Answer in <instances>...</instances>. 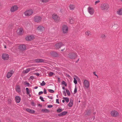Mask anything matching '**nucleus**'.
<instances>
[{"mask_svg":"<svg viewBox=\"0 0 122 122\" xmlns=\"http://www.w3.org/2000/svg\"><path fill=\"white\" fill-rule=\"evenodd\" d=\"M36 76H39L40 75V74L38 73H36Z\"/></svg>","mask_w":122,"mask_h":122,"instance_id":"nucleus-57","label":"nucleus"},{"mask_svg":"<svg viewBox=\"0 0 122 122\" xmlns=\"http://www.w3.org/2000/svg\"><path fill=\"white\" fill-rule=\"evenodd\" d=\"M44 93L45 94H46L47 93L46 90L45 88L44 89Z\"/></svg>","mask_w":122,"mask_h":122,"instance_id":"nucleus-51","label":"nucleus"},{"mask_svg":"<svg viewBox=\"0 0 122 122\" xmlns=\"http://www.w3.org/2000/svg\"><path fill=\"white\" fill-rule=\"evenodd\" d=\"M91 111L89 109H87L86 110V112H85V114L87 116L90 115L91 114Z\"/></svg>","mask_w":122,"mask_h":122,"instance_id":"nucleus-19","label":"nucleus"},{"mask_svg":"<svg viewBox=\"0 0 122 122\" xmlns=\"http://www.w3.org/2000/svg\"><path fill=\"white\" fill-rule=\"evenodd\" d=\"M69 7L70 10H73L75 8V6L71 4L69 6Z\"/></svg>","mask_w":122,"mask_h":122,"instance_id":"nucleus-25","label":"nucleus"},{"mask_svg":"<svg viewBox=\"0 0 122 122\" xmlns=\"http://www.w3.org/2000/svg\"><path fill=\"white\" fill-rule=\"evenodd\" d=\"M54 74L52 72H50L49 73V76H53Z\"/></svg>","mask_w":122,"mask_h":122,"instance_id":"nucleus-40","label":"nucleus"},{"mask_svg":"<svg viewBox=\"0 0 122 122\" xmlns=\"http://www.w3.org/2000/svg\"><path fill=\"white\" fill-rule=\"evenodd\" d=\"M63 93L64 95H65V96H66V92L65 91H64L63 92Z\"/></svg>","mask_w":122,"mask_h":122,"instance_id":"nucleus-52","label":"nucleus"},{"mask_svg":"<svg viewBox=\"0 0 122 122\" xmlns=\"http://www.w3.org/2000/svg\"><path fill=\"white\" fill-rule=\"evenodd\" d=\"M117 14L119 15H122V8L119 9L117 11Z\"/></svg>","mask_w":122,"mask_h":122,"instance_id":"nucleus-26","label":"nucleus"},{"mask_svg":"<svg viewBox=\"0 0 122 122\" xmlns=\"http://www.w3.org/2000/svg\"><path fill=\"white\" fill-rule=\"evenodd\" d=\"M2 58L4 60H7L9 59V55L8 54H2Z\"/></svg>","mask_w":122,"mask_h":122,"instance_id":"nucleus-10","label":"nucleus"},{"mask_svg":"<svg viewBox=\"0 0 122 122\" xmlns=\"http://www.w3.org/2000/svg\"><path fill=\"white\" fill-rule=\"evenodd\" d=\"M48 91L49 92L51 93H53L54 92V91L52 89H48Z\"/></svg>","mask_w":122,"mask_h":122,"instance_id":"nucleus-38","label":"nucleus"},{"mask_svg":"<svg viewBox=\"0 0 122 122\" xmlns=\"http://www.w3.org/2000/svg\"><path fill=\"white\" fill-rule=\"evenodd\" d=\"M77 92V89L76 87H75L74 92V94H76Z\"/></svg>","mask_w":122,"mask_h":122,"instance_id":"nucleus-42","label":"nucleus"},{"mask_svg":"<svg viewBox=\"0 0 122 122\" xmlns=\"http://www.w3.org/2000/svg\"><path fill=\"white\" fill-rule=\"evenodd\" d=\"M41 111L42 112H49V111L48 109H42Z\"/></svg>","mask_w":122,"mask_h":122,"instance_id":"nucleus-27","label":"nucleus"},{"mask_svg":"<svg viewBox=\"0 0 122 122\" xmlns=\"http://www.w3.org/2000/svg\"><path fill=\"white\" fill-rule=\"evenodd\" d=\"M88 12L91 15H92L94 14V10L92 7H89L88 8Z\"/></svg>","mask_w":122,"mask_h":122,"instance_id":"nucleus-6","label":"nucleus"},{"mask_svg":"<svg viewBox=\"0 0 122 122\" xmlns=\"http://www.w3.org/2000/svg\"><path fill=\"white\" fill-rule=\"evenodd\" d=\"M34 69V67H31V68H28L26 70H24L23 71V73H28L30 70H32Z\"/></svg>","mask_w":122,"mask_h":122,"instance_id":"nucleus-13","label":"nucleus"},{"mask_svg":"<svg viewBox=\"0 0 122 122\" xmlns=\"http://www.w3.org/2000/svg\"><path fill=\"white\" fill-rule=\"evenodd\" d=\"M58 81H60V79L59 77L58 78Z\"/></svg>","mask_w":122,"mask_h":122,"instance_id":"nucleus-58","label":"nucleus"},{"mask_svg":"<svg viewBox=\"0 0 122 122\" xmlns=\"http://www.w3.org/2000/svg\"><path fill=\"white\" fill-rule=\"evenodd\" d=\"M73 100L72 99H70V102L68 104V106L70 107H71L73 105Z\"/></svg>","mask_w":122,"mask_h":122,"instance_id":"nucleus-23","label":"nucleus"},{"mask_svg":"<svg viewBox=\"0 0 122 122\" xmlns=\"http://www.w3.org/2000/svg\"><path fill=\"white\" fill-rule=\"evenodd\" d=\"M85 34L86 35L89 36L90 35H91V34H90V32L89 31H87L85 33Z\"/></svg>","mask_w":122,"mask_h":122,"instance_id":"nucleus-29","label":"nucleus"},{"mask_svg":"<svg viewBox=\"0 0 122 122\" xmlns=\"http://www.w3.org/2000/svg\"><path fill=\"white\" fill-rule=\"evenodd\" d=\"M100 2L99 0H98L96 1L95 2V5H96L97 3H99Z\"/></svg>","mask_w":122,"mask_h":122,"instance_id":"nucleus-49","label":"nucleus"},{"mask_svg":"<svg viewBox=\"0 0 122 122\" xmlns=\"http://www.w3.org/2000/svg\"><path fill=\"white\" fill-rule=\"evenodd\" d=\"M51 56L54 57H57L59 56L58 54L56 52L54 51L51 52Z\"/></svg>","mask_w":122,"mask_h":122,"instance_id":"nucleus-15","label":"nucleus"},{"mask_svg":"<svg viewBox=\"0 0 122 122\" xmlns=\"http://www.w3.org/2000/svg\"><path fill=\"white\" fill-rule=\"evenodd\" d=\"M66 101L67 103L69 101V98L66 97V99L65 100Z\"/></svg>","mask_w":122,"mask_h":122,"instance_id":"nucleus-45","label":"nucleus"},{"mask_svg":"<svg viewBox=\"0 0 122 122\" xmlns=\"http://www.w3.org/2000/svg\"><path fill=\"white\" fill-rule=\"evenodd\" d=\"M62 30L63 33H67L68 31V27L66 25H64L63 26Z\"/></svg>","mask_w":122,"mask_h":122,"instance_id":"nucleus-7","label":"nucleus"},{"mask_svg":"<svg viewBox=\"0 0 122 122\" xmlns=\"http://www.w3.org/2000/svg\"><path fill=\"white\" fill-rule=\"evenodd\" d=\"M26 111L27 112L31 113L33 114L35 112V111L34 110L30 109L28 108L26 109Z\"/></svg>","mask_w":122,"mask_h":122,"instance_id":"nucleus-20","label":"nucleus"},{"mask_svg":"<svg viewBox=\"0 0 122 122\" xmlns=\"http://www.w3.org/2000/svg\"><path fill=\"white\" fill-rule=\"evenodd\" d=\"M106 37V36L104 34H102L101 36V38L103 39H104Z\"/></svg>","mask_w":122,"mask_h":122,"instance_id":"nucleus-37","label":"nucleus"},{"mask_svg":"<svg viewBox=\"0 0 122 122\" xmlns=\"http://www.w3.org/2000/svg\"><path fill=\"white\" fill-rule=\"evenodd\" d=\"M46 83L44 81H42V83H41L40 84L42 86H43L45 85H46Z\"/></svg>","mask_w":122,"mask_h":122,"instance_id":"nucleus-32","label":"nucleus"},{"mask_svg":"<svg viewBox=\"0 0 122 122\" xmlns=\"http://www.w3.org/2000/svg\"><path fill=\"white\" fill-rule=\"evenodd\" d=\"M66 92L67 93V95L69 96H70V93L69 91L67 89H66Z\"/></svg>","mask_w":122,"mask_h":122,"instance_id":"nucleus-31","label":"nucleus"},{"mask_svg":"<svg viewBox=\"0 0 122 122\" xmlns=\"http://www.w3.org/2000/svg\"><path fill=\"white\" fill-rule=\"evenodd\" d=\"M93 74L94 75H95V76H97V78H98V76H97V74H96V72H95V71L94 72H93Z\"/></svg>","mask_w":122,"mask_h":122,"instance_id":"nucleus-54","label":"nucleus"},{"mask_svg":"<svg viewBox=\"0 0 122 122\" xmlns=\"http://www.w3.org/2000/svg\"><path fill=\"white\" fill-rule=\"evenodd\" d=\"M14 73V71L13 70H11L10 71L8 72L7 74L6 77L8 78H9Z\"/></svg>","mask_w":122,"mask_h":122,"instance_id":"nucleus-11","label":"nucleus"},{"mask_svg":"<svg viewBox=\"0 0 122 122\" xmlns=\"http://www.w3.org/2000/svg\"><path fill=\"white\" fill-rule=\"evenodd\" d=\"M17 32L20 35L23 33V31L22 29L21 28L18 29L17 31Z\"/></svg>","mask_w":122,"mask_h":122,"instance_id":"nucleus-22","label":"nucleus"},{"mask_svg":"<svg viewBox=\"0 0 122 122\" xmlns=\"http://www.w3.org/2000/svg\"><path fill=\"white\" fill-rule=\"evenodd\" d=\"M100 8L102 10H107L109 9V6L108 4L103 3L101 5Z\"/></svg>","mask_w":122,"mask_h":122,"instance_id":"nucleus-1","label":"nucleus"},{"mask_svg":"<svg viewBox=\"0 0 122 122\" xmlns=\"http://www.w3.org/2000/svg\"><path fill=\"white\" fill-rule=\"evenodd\" d=\"M74 82L75 84H76L77 83V81L75 78H74Z\"/></svg>","mask_w":122,"mask_h":122,"instance_id":"nucleus-36","label":"nucleus"},{"mask_svg":"<svg viewBox=\"0 0 122 122\" xmlns=\"http://www.w3.org/2000/svg\"><path fill=\"white\" fill-rule=\"evenodd\" d=\"M42 19V18L40 16H36L34 18V20L36 22L38 23L40 22Z\"/></svg>","mask_w":122,"mask_h":122,"instance_id":"nucleus-5","label":"nucleus"},{"mask_svg":"<svg viewBox=\"0 0 122 122\" xmlns=\"http://www.w3.org/2000/svg\"><path fill=\"white\" fill-rule=\"evenodd\" d=\"M24 85L25 86L26 85V86H29L30 84L27 81H25L24 82Z\"/></svg>","mask_w":122,"mask_h":122,"instance_id":"nucleus-28","label":"nucleus"},{"mask_svg":"<svg viewBox=\"0 0 122 122\" xmlns=\"http://www.w3.org/2000/svg\"><path fill=\"white\" fill-rule=\"evenodd\" d=\"M62 84L64 85L65 86H67V84L65 81H62Z\"/></svg>","mask_w":122,"mask_h":122,"instance_id":"nucleus-39","label":"nucleus"},{"mask_svg":"<svg viewBox=\"0 0 122 122\" xmlns=\"http://www.w3.org/2000/svg\"><path fill=\"white\" fill-rule=\"evenodd\" d=\"M20 97L18 96H16L15 97V100L16 102L17 103H19L20 102Z\"/></svg>","mask_w":122,"mask_h":122,"instance_id":"nucleus-21","label":"nucleus"},{"mask_svg":"<svg viewBox=\"0 0 122 122\" xmlns=\"http://www.w3.org/2000/svg\"><path fill=\"white\" fill-rule=\"evenodd\" d=\"M43 93V92L42 91H41L39 92L38 93V94L39 95H40L41 94H42Z\"/></svg>","mask_w":122,"mask_h":122,"instance_id":"nucleus-50","label":"nucleus"},{"mask_svg":"<svg viewBox=\"0 0 122 122\" xmlns=\"http://www.w3.org/2000/svg\"><path fill=\"white\" fill-rule=\"evenodd\" d=\"M45 60L42 59H39V63L44 62Z\"/></svg>","mask_w":122,"mask_h":122,"instance_id":"nucleus-33","label":"nucleus"},{"mask_svg":"<svg viewBox=\"0 0 122 122\" xmlns=\"http://www.w3.org/2000/svg\"><path fill=\"white\" fill-rule=\"evenodd\" d=\"M39 98L41 100L42 102H45V100L43 99V97L41 96Z\"/></svg>","mask_w":122,"mask_h":122,"instance_id":"nucleus-43","label":"nucleus"},{"mask_svg":"<svg viewBox=\"0 0 122 122\" xmlns=\"http://www.w3.org/2000/svg\"><path fill=\"white\" fill-rule=\"evenodd\" d=\"M53 107V106L52 105H48L47 106V107L48 108H51Z\"/></svg>","mask_w":122,"mask_h":122,"instance_id":"nucleus-48","label":"nucleus"},{"mask_svg":"<svg viewBox=\"0 0 122 122\" xmlns=\"http://www.w3.org/2000/svg\"><path fill=\"white\" fill-rule=\"evenodd\" d=\"M57 112L58 113H60L62 111L61 109L59 108L57 110Z\"/></svg>","mask_w":122,"mask_h":122,"instance_id":"nucleus-30","label":"nucleus"},{"mask_svg":"<svg viewBox=\"0 0 122 122\" xmlns=\"http://www.w3.org/2000/svg\"><path fill=\"white\" fill-rule=\"evenodd\" d=\"M18 49L21 51H24L26 49V47L25 45H22L19 46Z\"/></svg>","mask_w":122,"mask_h":122,"instance_id":"nucleus-8","label":"nucleus"},{"mask_svg":"<svg viewBox=\"0 0 122 122\" xmlns=\"http://www.w3.org/2000/svg\"><path fill=\"white\" fill-rule=\"evenodd\" d=\"M38 106H40L41 107L42 106V105H41L40 104H39L38 105Z\"/></svg>","mask_w":122,"mask_h":122,"instance_id":"nucleus-60","label":"nucleus"},{"mask_svg":"<svg viewBox=\"0 0 122 122\" xmlns=\"http://www.w3.org/2000/svg\"><path fill=\"white\" fill-rule=\"evenodd\" d=\"M26 93L27 94H29L30 93V92L29 91V88H26Z\"/></svg>","mask_w":122,"mask_h":122,"instance_id":"nucleus-34","label":"nucleus"},{"mask_svg":"<svg viewBox=\"0 0 122 122\" xmlns=\"http://www.w3.org/2000/svg\"><path fill=\"white\" fill-rule=\"evenodd\" d=\"M34 60L36 62L39 63V59H35Z\"/></svg>","mask_w":122,"mask_h":122,"instance_id":"nucleus-46","label":"nucleus"},{"mask_svg":"<svg viewBox=\"0 0 122 122\" xmlns=\"http://www.w3.org/2000/svg\"><path fill=\"white\" fill-rule=\"evenodd\" d=\"M66 97H63V99H64L65 100L66 99Z\"/></svg>","mask_w":122,"mask_h":122,"instance_id":"nucleus-63","label":"nucleus"},{"mask_svg":"<svg viewBox=\"0 0 122 122\" xmlns=\"http://www.w3.org/2000/svg\"><path fill=\"white\" fill-rule=\"evenodd\" d=\"M111 115L114 117H117L119 115L117 111H112L111 112Z\"/></svg>","mask_w":122,"mask_h":122,"instance_id":"nucleus-9","label":"nucleus"},{"mask_svg":"<svg viewBox=\"0 0 122 122\" xmlns=\"http://www.w3.org/2000/svg\"><path fill=\"white\" fill-rule=\"evenodd\" d=\"M67 113V112L66 111H64L62 112L61 113L58 114V116H61L66 115Z\"/></svg>","mask_w":122,"mask_h":122,"instance_id":"nucleus-24","label":"nucleus"},{"mask_svg":"<svg viewBox=\"0 0 122 122\" xmlns=\"http://www.w3.org/2000/svg\"><path fill=\"white\" fill-rule=\"evenodd\" d=\"M43 2H48L49 0H41Z\"/></svg>","mask_w":122,"mask_h":122,"instance_id":"nucleus-47","label":"nucleus"},{"mask_svg":"<svg viewBox=\"0 0 122 122\" xmlns=\"http://www.w3.org/2000/svg\"><path fill=\"white\" fill-rule=\"evenodd\" d=\"M4 47L5 48H6V46L5 45H4Z\"/></svg>","mask_w":122,"mask_h":122,"instance_id":"nucleus-64","label":"nucleus"},{"mask_svg":"<svg viewBox=\"0 0 122 122\" xmlns=\"http://www.w3.org/2000/svg\"><path fill=\"white\" fill-rule=\"evenodd\" d=\"M18 7L16 5H14L12 6L11 8L10 11L11 12H14L18 9Z\"/></svg>","mask_w":122,"mask_h":122,"instance_id":"nucleus-14","label":"nucleus"},{"mask_svg":"<svg viewBox=\"0 0 122 122\" xmlns=\"http://www.w3.org/2000/svg\"><path fill=\"white\" fill-rule=\"evenodd\" d=\"M31 105L33 106H35V104L33 101H32L31 102Z\"/></svg>","mask_w":122,"mask_h":122,"instance_id":"nucleus-44","label":"nucleus"},{"mask_svg":"<svg viewBox=\"0 0 122 122\" xmlns=\"http://www.w3.org/2000/svg\"><path fill=\"white\" fill-rule=\"evenodd\" d=\"M59 100L58 99H57L56 100V102L58 104L59 103Z\"/></svg>","mask_w":122,"mask_h":122,"instance_id":"nucleus-53","label":"nucleus"},{"mask_svg":"<svg viewBox=\"0 0 122 122\" xmlns=\"http://www.w3.org/2000/svg\"><path fill=\"white\" fill-rule=\"evenodd\" d=\"M84 86L87 88H88L89 86V83L88 81L86 80H85L84 82Z\"/></svg>","mask_w":122,"mask_h":122,"instance_id":"nucleus-16","label":"nucleus"},{"mask_svg":"<svg viewBox=\"0 0 122 122\" xmlns=\"http://www.w3.org/2000/svg\"><path fill=\"white\" fill-rule=\"evenodd\" d=\"M47 97H48L49 98H50V99H52V97H50L49 96H47Z\"/></svg>","mask_w":122,"mask_h":122,"instance_id":"nucleus-55","label":"nucleus"},{"mask_svg":"<svg viewBox=\"0 0 122 122\" xmlns=\"http://www.w3.org/2000/svg\"><path fill=\"white\" fill-rule=\"evenodd\" d=\"M33 13L32 10H27L24 13L25 15L26 16H29L32 15Z\"/></svg>","mask_w":122,"mask_h":122,"instance_id":"nucleus-3","label":"nucleus"},{"mask_svg":"<svg viewBox=\"0 0 122 122\" xmlns=\"http://www.w3.org/2000/svg\"><path fill=\"white\" fill-rule=\"evenodd\" d=\"M62 102L63 103H64L65 102V100H62Z\"/></svg>","mask_w":122,"mask_h":122,"instance_id":"nucleus-62","label":"nucleus"},{"mask_svg":"<svg viewBox=\"0 0 122 122\" xmlns=\"http://www.w3.org/2000/svg\"><path fill=\"white\" fill-rule=\"evenodd\" d=\"M37 29L39 31H42L45 30V28L42 26H41L38 27Z\"/></svg>","mask_w":122,"mask_h":122,"instance_id":"nucleus-18","label":"nucleus"},{"mask_svg":"<svg viewBox=\"0 0 122 122\" xmlns=\"http://www.w3.org/2000/svg\"><path fill=\"white\" fill-rule=\"evenodd\" d=\"M20 88L19 86H17V90L16 91H18V92H20Z\"/></svg>","mask_w":122,"mask_h":122,"instance_id":"nucleus-41","label":"nucleus"},{"mask_svg":"<svg viewBox=\"0 0 122 122\" xmlns=\"http://www.w3.org/2000/svg\"><path fill=\"white\" fill-rule=\"evenodd\" d=\"M38 87L37 86H35L34 87V88L35 89H37L38 88Z\"/></svg>","mask_w":122,"mask_h":122,"instance_id":"nucleus-61","label":"nucleus"},{"mask_svg":"<svg viewBox=\"0 0 122 122\" xmlns=\"http://www.w3.org/2000/svg\"><path fill=\"white\" fill-rule=\"evenodd\" d=\"M74 21L73 19L72 18H71L70 19V22L71 24L73 23Z\"/></svg>","mask_w":122,"mask_h":122,"instance_id":"nucleus-35","label":"nucleus"},{"mask_svg":"<svg viewBox=\"0 0 122 122\" xmlns=\"http://www.w3.org/2000/svg\"><path fill=\"white\" fill-rule=\"evenodd\" d=\"M77 56L76 54L74 52L69 53L68 54V57L72 59H76Z\"/></svg>","mask_w":122,"mask_h":122,"instance_id":"nucleus-2","label":"nucleus"},{"mask_svg":"<svg viewBox=\"0 0 122 122\" xmlns=\"http://www.w3.org/2000/svg\"><path fill=\"white\" fill-rule=\"evenodd\" d=\"M63 46H64V44L61 42H60L56 44L55 45V46L56 49H58Z\"/></svg>","mask_w":122,"mask_h":122,"instance_id":"nucleus-4","label":"nucleus"},{"mask_svg":"<svg viewBox=\"0 0 122 122\" xmlns=\"http://www.w3.org/2000/svg\"><path fill=\"white\" fill-rule=\"evenodd\" d=\"M52 18L55 21H57L59 20V18L56 15L53 14L52 15Z\"/></svg>","mask_w":122,"mask_h":122,"instance_id":"nucleus-17","label":"nucleus"},{"mask_svg":"<svg viewBox=\"0 0 122 122\" xmlns=\"http://www.w3.org/2000/svg\"><path fill=\"white\" fill-rule=\"evenodd\" d=\"M79 59H80V58H79L77 60V61L76 62V63H77L78 61H79Z\"/></svg>","mask_w":122,"mask_h":122,"instance_id":"nucleus-59","label":"nucleus"},{"mask_svg":"<svg viewBox=\"0 0 122 122\" xmlns=\"http://www.w3.org/2000/svg\"><path fill=\"white\" fill-rule=\"evenodd\" d=\"M65 47H66L65 46H64V49H62V50H61V51H63L65 49Z\"/></svg>","mask_w":122,"mask_h":122,"instance_id":"nucleus-56","label":"nucleus"},{"mask_svg":"<svg viewBox=\"0 0 122 122\" xmlns=\"http://www.w3.org/2000/svg\"><path fill=\"white\" fill-rule=\"evenodd\" d=\"M34 36L31 35L27 36L25 37V39L27 41H30L34 38Z\"/></svg>","mask_w":122,"mask_h":122,"instance_id":"nucleus-12","label":"nucleus"}]
</instances>
